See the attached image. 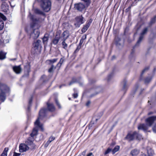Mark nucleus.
<instances>
[{
    "instance_id": "f257e3e1",
    "label": "nucleus",
    "mask_w": 156,
    "mask_h": 156,
    "mask_svg": "<svg viewBox=\"0 0 156 156\" xmlns=\"http://www.w3.org/2000/svg\"><path fill=\"white\" fill-rule=\"evenodd\" d=\"M31 18L32 23L31 24V31L30 34V38L35 39L37 38L39 35V24L44 20V19H37L33 16H32Z\"/></svg>"
},
{
    "instance_id": "f03ea898",
    "label": "nucleus",
    "mask_w": 156,
    "mask_h": 156,
    "mask_svg": "<svg viewBox=\"0 0 156 156\" xmlns=\"http://www.w3.org/2000/svg\"><path fill=\"white\" fill-rule=\"evenodd\" d=\"M156 120V115L150 117L145 120L146 125L145 124H140L138 127V129H142L144 131L147 130L148 129V127H151Z\"/></svg>"
},
{
    "instance_id": "7ed1b4c3",
    "label": "nucleus",
    "mask_w": 156,
    "mask_h": 156,
    "mask_svg": "<svg viewBox=\"0 0 156 156\" xmlns=\"http://www.w3.org/2000/svg\"><path fill=\"white\" fill-rule=\"evenodd\" d=\"M0 100L4 102L6 99L5 94L9 92L10 89L6 85L0 82Z\"/></svg>"
},
{
    "instance_id": "20e7f679",
    "label": "nucleus",
    "mask_w": 156,
    "mask_h": 156,
    "mask_svg": "<svg viewBox=\"0 0 156 156\" xmlns=\"http://www.w3.org/2000/svg\"><path fill=\"white\" fill-rule=\"evenodd\" d=\"M40 4V5L42 10L45 12L50 10L51 6V0H36Z\"/></svg>"
},
{
    "instance_id": "39448f33",
    "label": "nucleus",
    "mask_w": 156,
    "mask_h": 156,
    "mask_svg": "<svg viewBox=\"0 0 156 156\" xmlns=\"http://www.w3.org/2000/svg\"><path fill=\"white\" fill-rule=\"evenodd\" d=\"M141 138V136L138 133L136 132H134L131 133H129L124 138V140H126L129 141L133 140L136 139L140 140Z\"/></svg>"
},
{
    "instance_id": "423d86ee",
    "label": "nucleus",
    "mask_w": 156,
    "mask_h": 156,
    "mask_svg": "<svg viewBox=\"0 0 156 156\" xmlns=\"http://www.w3.org/2000/svg\"><path fill=\"white\" fill-rule=\"evenodd\" d=\"M35 127L33 129L32 132L30 134L32 137H33L37 134L38 128H40L42 131L43 130V125L39 121V118L37 119L34 122Z\"/></svg>"
},
{
    "instance_id": "0eeeda50",
    "label": "nucleus",
    "mask_w": 156,
    "mask_h": 156,
    "mask_svg": "<svg viewBox=\"0 0 156 156\" xmlns=\"http://www.w3.org/2000/svg\"><path fill=\"white\" fill-rule=\"evenodd\" d=\"M148 30V27H146L144 28L142 30V32L140 34V36L139 37V39L136 42V44H135V47L138 46L139 44L141 43L142 41L144 36L147 33Z\"/></svg>"
},
{
    "instance_id": "6e6552de",
    "label": "nucleus",
    "mask_w": 156,
    "mask_h": 156,
    "mask_svg": "<svg viewBox=\"0 0 156 156\" xmlns=\"http://www.w3.org/2000/svg\"><path fill=\"white\" fill-rule=\"evenodd\" d=\"M75 20L77 23H75L74 25L76 27H80V25L83 23L85 21L84 18L83 17L82 15L77 16L75 18Z\"/></svg>"
},
{
    "instance_id": "1a4fd4ad",
    "label": "nucleus",
    "mask_w": 156,
    "mask_h": 156,
    "mask_svg": "<svg viewBox=\"0 0 156 156\" xmlns=\"http://www.w3.org/2000/svg\"><path fill=\"white\" fill-rule=\"evenodd\" d=\"M41 42V40H37L33 44V48L35 50V52H37L38 49H41L42 48Z\"/></svg>"
},
{
    "instance_id": "9d476101",
    "label": "nucleus",
    "mask_w": 156,
    "mask_h": 156,
    "mask_svg": "<svg viewBox=\"0 0 156 156\" xmlns=\"http://www.w3.org/2000/svg\"><path fill=\"white\" fill-rule=\"evenodd\" d=\"M6 20L5 16L0 13V30H2L4 27V23L3 20Z\"/></svg>"
},
{
    "instance_id": "9b49d317",
    "label": "nucleus",
    "mask_w": 156,
    "mask_h": 156,
    "mask_svg": "<svg viewBox=\"0 0 156 156\" xmlns=\"http://www.w3.org/2000/svg\"><path fill=\"white\" fill-rule=\"evenodd\" d=\"M74 8L79 11H82L85 8V5L81 3H79L74 5Z\"/></svg>"
},
{
    "instance_id": "f8f14e48",
    "label": "nucleus",
    "mask_w": 156,
    "mask_h": 156,
    "mask_svg": "<svg viewBox=\"0 0 156 156\" xmlns=\"http://www.w3.org/2000/svg\"><path fill=\"white\" fill-rule=\"evenodd\" d=\"M34 12L36 14L41 15L44 16V18H36L37 19H44V18L45 17V14L43 11H42L41 10H40L38 8H35V9H34ZM34 16L36 18V17L32 15L30 17L31 19V16Z\"/></svg>"
},
{
    "instance_id": "ddd939ff",
    "label": "nucleus",
    "mask_w": 156,
    "mask_h": 156,
    "mask_svg": "<svg viewBox=\"0 0 156 156\" xmlns=\"http://www.w3.org/2000/svg\"><path fill=\"white\" fill-rule=\"evenodd\" d=\"M29 149V147L26 144H21L19 146V151L23 152L28 151Z\"/></svg>"
},
{
    "instance_id": "4468645a",
    "label": "nucleus",
    "mask_w": 156,
    "mask_h": 156,
    "mask_svg": "<svg viewBox=\"0 0 156 156\" xmlns=\"http://www.w3.org/2000/svg\"><path fill=\"white\" fill-rule=\"evenodd\" d=\"M13 69L16 74H20L22 71V69L20 65L13 66Z\"/></svg>"
},
{
    "instance_id": "2eb2a0df",
    "label": "nucleus",
    "mask_w": 156,
    "mask_h": 156,
    "mask_svg": "<svg viewBox=\"0 0 156 156\" xmlns=\"http://www.w3.org/2000/svg\"><path fill=\"white\" fill-rule=\"evenodd\" d=\"M48 110L45 108H42L41 109L39 113V117L38 118V119L39 118V120L40 119L41 117L45 116V113Z\"/></svg>"
},
{
    "instance_id": "dca6fc26",
    "label": "nucleus",
    "mask_w": 156,
    "mask_h": 156,
    "mask_svg": "<svg viewBox=\"0 0 156 156\" xmlns=\"http://www.w3.org/2000/svg\"><path fill=\"white\" fill-rule=\"evenodd\" d=\"M1 8L4 12H6L9 9V6L6 2H3L2 4Z\"/></svg>"
},
{
    "instance_id": "f3484780",
    "label": "nucleus",
    "mask_w": 156,
    "mask_h": 156,
    "mask_svg": "<svg viewBox=\"0 0 156 156\" xmlns=\"http://www.w3.org/2000/svg\"><path fill=\"white\" fill-rule=\"evenodd\" d=\"M60 38L59 37H58L56 35V36L53 39L51 43L54 45L57 44Z\"/></svg>"
},
{
    "instance_id": "a211bd4d",
    "label": "nucleus",
    "mask_w": 156,
    "mask_h": 156,
    "mask_svg": "<svg viewBox=\"0 0 156 156\" xmlns=\"http://www.w3.org/2000/svg\"><path fill=\"white\" fill-rule=\"evenodd\" d=\"M47 105L48 109L49 111L53 112L55 110V108L53 104L47 103Z\"/></svg>"
},
{
    "instance_id": "6ab92c4d",
    "label": "nucleus",
    "mask_w": 156,
    "mask_h": 156,
    "mask_svg": "<svg viewBox=\"0 0 156 156\" xmlns=\"http://www.w3.org/2000/svg\"><path fill=\"white\" fill-rule=\"evenodd\" d=\"M139 153V151L137 149H134L132 150L131 152V154L132 156H136Z\"/></svg>"
},
{
    "instance_id": "aec40b11",
    "label": "nucleus",
    "mask_w": 156,
    "mask_h": 156,
    "mask_svg": "<svg viewBox=\"0 0 156 156\" xmlns=\"http://www.w3.org/2000/svg\"><path fill=\"white\" fill-rule=\"evenodd\" d=\"M62 36L63 37V40L66 41L69 36V34L67 31H64L62 34Z\"/></svg>"
},
{
    "instance_id": "412c9836",
    "label": "nucleus",
    "mask_w": 156,
    "mask_h": 156,
    "mask_svg": "<svg viewBox=\"0 0 156 156\" xmlns=\"http://www.w3.org/2000/svg\"><path fill=\"white\" fill-rule=\"evenodd\" d=\"M156 16H155L154 17L151 19L150 22L148 23L149 27H151L153 24H154L156 22Z\"/></svg>"
},
{
    "instance_id": "4be33fe9",
    "label": "nucleus",
    "mask_w": 156,
    "mask_h": 156,
    "mask_svg": "<svg viewBox=\"0 0 156 156\" xmlns=\"http://www.w3.org/2000/svg\"><path fill=\"white\" fill-rule=\"evenodd\" d=\"M48 34H45L42 39L43 42L44 44H47L48 40Z\"/></svg>"
},
{
    "instance_id": "5701e85b",
    "label": "nucleus",
    "mask_w": 156,
    "mask_h": 156,
    "mask_svg": "<svg viewBox=\"0 0 156 156\" xmlns=\"http://www.w3.org/2000/svg\"><path fill=\"white\" fill-rule=\"evenodd\" d=\"M64 61V59L63 58H61L59 62L56 65V67H58V69H59L60 67H61L62 64Z\"/></svg>"
},
{
    "instance_id": "b1692460",
    "label": "nucleus",
    "mask_w": 156,
    "mask_h": 156,
    "mask_svg": "<svg viewBox=\"0 0 156 156\" xmlns=\"http://www.w3.org/2000/svg\"><path fill=\"white\" fill-rule=\"evenodd\" d=\"M127 81L126 79H124L122 81V84L123 85L122 89L125 90H126L127 87Z\"/></svg>"
},
{
    "instance_id": "393cba45",
    "label": "nucleus",
    "mask_w": 156,
    "mask_h": 156,
    "mask_svg": "<svg viewBox=\"0 0 156 156\" xmlns=\"http://www.w3.org/2000/svg\"><path fill=\"white\" fill-rule=\"evenodd\" d=\"M58 60V59L57 58H56L48 60L46 61V62L49 64H53V63L56 62Z\"/></svg>"
},
{
    "instance_id": "a878e982",
    "label": "nucleus",
    "mask_w": 156,
    "mask_h": 156,
    "mask_svg": "<svg viewBox=\"0 0 156 156\" xmlns=\"http://www.w3.org/2000/svg\"><path fill=\"white\" fill-rule=\"evenodd\" d=\"M121 40L118 37H116L115 38V41L116 44L117 46H122L121 44L120 43Z\"/></svg>"
},
{
    "instance_id": "bb28decb",
    "label": "nucleus",
    "mask_w": 156,
    "mask_h": 156,
    "mask_svg": "<svg viewBox=\"0 0 156 156\" xmlns=\"http://www.w3.org/2000/svg\"><path fill=\"white\" fill-rule=\"evenodd\" d=\"M55 138L54 137L51 136L49 139V140L47 141V143L45 144V146H47L48 144H49L51 141L54 140Z\"/></svg>"
},
{
    "instance_id": "cd10ccee",
    "label": "nucleus",
    "mask_w": 156,
    "mask_h": 156,
    "mask_svg": "<svg viewBox=\"0 0 156 156\" xmlns=\"http://www.w3.org/2000/svg\"><path fill=\"white\" fill-rule=\"evenodd\" d=\"M6 54L2 51L0 52V59L2 60L6 58Z\"/></svg>"
},
{
    "instance_id": "c85d7f7f",
    "label": "nucleus",
    "mask_w": 156,
    "mask_h": 156,
    "mask_svg": "<svg viewBox=\"0 0 156 156\" xmlns=\"http://www.w3.org/2000/svg\"><path fill=\"white\" fill-rule=\"evenodd\" d=\"M56 68H58V67H56V66L55 67L52 64L51 68L49 69L48 71L49 73L53 72L54 71V70Z\"/></svg>"
},
{
    "instance_id": "c756f323",
    "label": "nucleus",
    "mask_w": 156,
    "mask_h": 156,
    "mask_svg": "<svg viewBox=\"0 0 156 156\" xmlns=\"http://www.w3.org/2000/svg\"><path fill=\"white\" fill-rule=\"evenodd\" d=\"M89 27L90 26L87 24L85 25L84 26L83 28L82 29V31L83 33H84L87 30Z\"/></svg>"
},
{
    "instance_id": "7c9ffc66",
    "label": "nucleus",
    "mask_w": 156,
    "mask_h": 156,
    "mask_svg": "<svg viewBox=\"0 0 156 156\" xmlns=\"http://www.w3.org/2000/svg\"><path fill=\"white\" fill-rule=\"evenodd\" d=\"M119 149V147L118 146H116L114 149L112 151L113 154H114L116 152L118 151Z\"/></svg>"
},
{
    "instance_id": "2f4dec72",
    "label": "nucleus",
    "mask_w": 156,
    "mask_h": 156,
    "mask_svg": "<svg viewBox=\"0 0 156 156\" xmlns=\"http://www.w3.org/2000/svg\"><path fill=\"white\" fill-rule=\"evenodd\" d=\"M65 41L63 40V41L62 42V47L65 50H67L68 47V45L66 43Z\"/></svg>"
},
{
    "instance_id": "473e14b6",
    "label": "nucleus",
    "mask_w": 156,
    "mask_h": 156,
    "mask_svg": "<svg viewBox=\"0 0 156 156\" xmlns=\"http://www.w3.org/2000/svg\"><path fill=\"white\" fill-rule=\"evenodd\" d=\"M147 153L149 156H152L154 154V152L151 149L148 150Z\"/></svg>"
},
{
    "instance_id": "72a5a7b5",
    "label": "nucleus",
    "mask_w": 156,
    "mask_h": 156,
    "mask_svg": "<svg viewBox=\"0 0 156 156\" xmlns=\"http://www.w3.org/2000/svg\"><path fill=\"white\" fill-rule=\"evenodd\" d=\"M77 82V80L75 78H73L72 81L69 83V85H71L73 83H74L76 82Z\"/></svg>"
},
{
    "instance_id": "f704fd0d",
    "label": "nucleus",
    "mask_w": 156,
    "mask_h": 156,
    "mask_svg": "<svg viewBox=\"0 0 156 156\" xmlns=\"http://www.w3.org/2000/svg\"><path fill=\"white\" fill-rule=\"evenodd\" d=\"M32 97H31L29 99V105L28 107V110H29V108H30V105L31 104V103H32Z\"/></svg>"
},
{
    "instance_id": "c9c22d12",
    "label": "nucleus",
    "mask_w": 156,
    "mask_h": 156,
    "mask_svg": "<svg viewBox=\"0 0 156 156\" xmlns=\"http://www.w3.org/2000/svg\"><path fill=\"white\" fill-rule=\"evenodd\" d=\"M151 78L147 77L145 80V83H149L151 80Z\"/></svg>"
},
{
    "instance_id": "e433bc0d",
    "label": "nucleus",
    "mask_w": 156,
    "mask_h": 156,
    "mask_svg": "<svg viewBox=\"0 0 156 156\" xmlns=\"http://www.w3.org/2000/svg\"><path fill=\"white\" fill-rule=\"evenodd\" d=\"M112 151V149L110 148H108L105 152V154H106L109 153Z\"/></svg>"
},
{
    "instance_id": "4c0bfd02",
    "label": "nucleus",
    "mask_w": 156,
    "mask_h": 156,
    "mask_svg": "<svg viewBox=\"0 0 156 156\" xmlns=\"http://www.w3.org/2000/svg\"><path fill=\"white\" fill-rule=\"evenodd\" d=\"M55 102H56L57 105L58 106V108H61V106L60 104L59 103L58 101L56 99L55 100Z\"/></svg>"
},
{
    "instance_id": "58836bf2",
    "label": "nucleus",
    "mask_w": 156,
    "mask_h": 156,
    "mask_svg": "<svg viewBox=\"0 0 156 156\" xmlns=\"http://www.w3.org/2000/svg\"><path fill=\"white\" fill-rule=\"evenodd\" d=\"M86 3L87 5H89L90 3V0H83Z\"/></svg>"
},
{
    "instance_id": "ea45409f",
    "label": "nucleus",
    "mask_w": 156,
    "mask_h": 156,
    "mask_svg": "<svg viewBox=\"0 0 156 156\" xmlns=\"http://www.w3.org/2000/svg\"><path fill=\"white\" fill-rule=\"evenodd\" d=\"M149 69L148 67H147L145 68L142 72V73L141 74V76H142L143 74L147 70Z\"/></svg>"
},
{
    "instance_id": "a19ab883",
    "label": "nucleus",
    "mask_w": 156,
    "mask_h": 156,
    "mask_svg": "<svg viewBox=\"0 0 156 156\" xmlns=\"http://www.w3.org/2000/svg\"><path fill=\"white\" fill-rule=\"evenodd\" d=\"M152 130L154 133H156V123L153 126L152 128Z\"/></svg>"
},
{
    "instance_id": "79ce46f5",
    "label": "nucleus",
    "mask_w": 156,
    "mask_h": 156,
    "mask_svg": "<svg viewBox=\"0 0 156 156\" xmlns=\"http://www.w3.org/2000/svg\"><path fill=\"white\" fill-rule=\"evenodd\" d=\"M92 20L91 19H90L89 21L87 22V24L90 26L91 23L92 22Z\"/></svg>"
},
{
    "instance_id": "37998d69",
    "label": "nucleus",
    "mask_w": 156,
    "mask_h": 156,
    "mask_svg": "<svg viewBox=\"0 0 156 156\" xmlns=\"http://www.w3.org/2000/svg\"><path fill=\"white\" fill-rule=\"evenodd\" d=\"M86 152V150H84L79 156H84Z\"/></svg>"
},
{
    "instance_id": "c03bdc74",
    "label": "nucleus",
    "mask_w": 156,
    "mask_h": 156,
    "mask_svg": "<svg viewBox=\"0 0 156 156\" xmlns=\"http://www.w3.org/2000/svg\"><path fill=\"white\" fill-rule=\"evenodd\" d=\"M20 154H21L20 153H18L14 152L13 156H20Z\"/></svg>"
},
{
    "instance_id": "a18cd8bd",
    "label": "nucleus",
    "mask_w": 156,
    "mask_h": 156,
    "mask_svg": "<svg viewBox=\"0 0 156 156\" xmlns=\"http://www.w3.org/2000/svg\"><path fill=\"white\" fill-rule=\"evenodd\" d=\"M73 95V97L74 98H76L77 97H78V94L77 93H75V94H74Z\"/></svg>"
},
{
    "instance_id": "49530a36",
    "label": "nucleus",
    "mask_w": 156,
    "mask_h": 156,
    "mask_svg": "<svg viewBox=\"0 0 156 156\" xmlns=\"http://www.w3.org/2000/svg\"><path fill=\"white\" fill-rule=\"evenodd\" d=\"M8 148H5L3 152H4L5 153H7V152L8 151Z\"/></svg>"
},
{
    "instance_id": "de8ad7c7",
    "label": "nucleus",
    "mask_w": 156,
    "mask_h": 156,
    "mask_svg": "<svg viewBox=\"0 0 156 156\" xmlns=\"http://www.w3.org/2000/svg\"><path fill=\"white\" fill-rule=\"evenodd\" d=\"M90 101H88L86 104V105L87 106H89L90 104Z\"/></svg>"
},
{
    "instance_id": "09e8293b",
    "label": "nucleus",
    "mask_w": 156,
    "mask_h": 156,
    "mask_svg": "<svg viewBox=\"0 0 156 156\" xmlns=\"http://www.w3.org/2000/svg\"><path fill=\"white\" fill-rule=\"evenodd\" d=\"M7 154L6 153L3 152L1 155V156H7Z\"/></svg>"
},
{
    "instance_id": "8fccbe9b",
    "label": "nucleus",
    "mask_w": 156,
    "mask_h": 156,
    "mask_svg": "<svg viewBox=\"0 0 156 156\" xmlns=\"http://www.w3.org/2000/svg\"><path fill=\"white\" fill-rule=\"evenodd\" d=\"M86 37H87L86 35H84L82 37V39H82L83 40H84L86 39Z\"/></svg>"
},
{
    "instance_id": "3c124183",
    "label": "nucleus",
    "mask_w": 156,
    "mask_h": 156,
    "mask_svg": "<svg viewBox=\"0 0 156 156\" xmlns=\"http://www.w3.org/2000/svg\"><path fill=\"white\" fill-rule=\"evenodd\" d=\"M94 156L93 155V153L92 152H90L87 154V156Z\"/></svg>"
},
{
    "instance_id": "603ef678",
    "label": "nucleus",
    "mask_w": 156,
    "mask_h": 156,
    "mask_svg": "<svg viewBox=\"0 0 156 156\" xmlns=\"http://www.w3.org/2000/svg\"><path fill=\"white\" fill-rule=\"evenodd\" d=\"M83 42V40L82 39H81L80 41V44H82Z\"/></svg>"
},
{
    "instance_id": "864d4df0",
    "label": "nucleus",
    "mask_w": 156,
    "mask_h": 156,
    "mask_svg": "<svg viewBox=\"0 0 156 156\" xmlns=\"http://www.w3.org/2000/svg\"><path fill=\"white\" fill-rule=\"evenodd\" d=\"M153 112H149L148 113V115H151V114H153Z\"/></svg>"
},
{
    "instance_id": "5fc2aeb1",
    "label": "nucleus",
    "mask_w": 156,
    "mask_h": 156,
    "mask_svg": "<svg viewBox=\"0 0 156 156\" xmlns=\"http://www.w3.org/2000/svg\"><path fill=\"white\" fill-rule=\"evenodd\" d=\"M142 156H147V155L146 154H143L142 155Z\"/></svg>"
},
{
    "instance_id": "6e6d98bb",
    "label": "nucleus",
    "mask_w": 156,
    "mask_h": 156,
    "mask_svg": "<svg viewBox=\"0 0 156 156\" xmlns=\"http://www.w3.org/2000/svg\"><path fill=\"white\" fill-rule=\"evenodd\" d=\"M138 85H136L135 87L136 89V90L138 88Z\"/></svg>"
},
{
    "instance_id": "4d7b16f0",
    "label": "nucleus",
    "mask_w": 156,
    "mask_h": 156,
    "mask_svg": "<svg viewBox=\"0 0 156 156\" xmlns=\"http://www.w3.org/2000/svg\"><path fill=\"white\" fill-rule=\"evenodd\" d=\"M79 50V49H78V48L75 50V52H76V51H78Z\"/></svg>"
},
{
    "instance_id": "13d9d810",
    "label": "nucleus",
    "mask_w": 156,
    "mask_h": 156,
    "mask_svg": "<svg viewBox=\"0 0 156 156\" xmlns=\"http://www.w3.org/2000/svg\"><path fill=\"white\" fill-rule=\"evenodd\" d=\"M115 58V56H112V59H113L114 58Z\"/></svg>"
},
{
    "instance_id": "bf43d9fd",
    "label": "nucleus",
    "mask_w": 156,
    "mask_h": 156,
    "mask_svg": "<svg viewBox=\"0 0 156 156\" xmlns=\"http://www.w3.org/2000/svg\"><path fill=\"white\" fill-rule=\"evenodd\" d=\"M1 40L0 39V45L1 44Z\"/></svg>"
},
{
    "instance_id": "052dcab7",
    "label": "nucleus",
    "mask_w": 156,
    "mask_h": 156,
    "mask_svg": "<svg viewBox=\"0 0 156 156\" xmlns=\"http://www.w3.org/2000/svg\"><path fill=\"white\" fill-rule=\"evenodd\" d=\"M63 85H62L60 86V88H61V87H62V86H63ZM63 85L64 86V85Z\"/></svg>"
},
{
    "instance_id": "680f3d73",
    "label": "nucleus",
    "mask_w": 156,
    "mask_h": 156,
    "mask_svg": "<svg viewBox=\"0 0 156 156\" xmlns=\"http://www.w3.org/2000/svg\"><path fill=\"white\" fill-rule=\"evenodd\" d=\"M30 143L31 144H32V143H33V142H32V141H30Z\"/></svg>"
},
{
    "instance_id": "e2e57ef3",
    "label": "nucleus",
    "mask_w": 156,
    "mask_h": 156,
    "mask_svg": "<svg viewBox=\"0 0 156 156\" xmlns=\"http://www.w3.org/2000/svg\"><path fill=\"white\" fill-rule=\"evenodd\" d=\"M144 90V89H143V90H142V91H143V90Z\"/></svg>"
},
{
    "instance_id": "0e129e2a",
    "label": "nucleus",
    "mask_w": 156,
    "mask_h": 156,
    "mask_svg": "<svg viewBox=\"0 0 156 156\" xmlns=\"http://www.w3.org/2000/svg\"><path fill=\"white\" fill-rule=\"evenodd\" d=\"M144 90V89H143V90H142V91H143V90Z\"/></svg>"
},
{
    "instance_id": "69168bd1",
    "label": "nucleus",
    "mask_w": 156,
    "mask_h": 156,
    "mask_svg": "<svg viewBox=\"0 0 156 156\" xmlns=\"http://www.w3.org/2000/svg\"><path fill=\"white\" fill-rule=\"evenodd\" d=\"M144 90V89H143V90H142V91H143V90Z\"/></svg>"
}]
</instances>
